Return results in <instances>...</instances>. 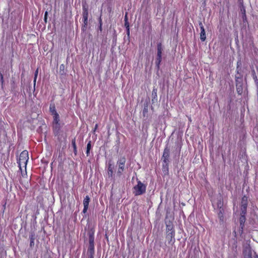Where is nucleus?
Masks as SVG:
<instances>
[{"mask_svg":"<svg viewBox=\"0 0 258 258\" xmlns=\"http://www.w3.org/2000/svg\"><path fill=\"white\" fill-rule=\"evenodd\" d=\"M146 185L141 181L138 180V184L133 188V194L135 196H140L145 193Z\"/></svg>","mask_w":258,"mask_h":258,"instance_id":"nucleus-1","label":"nucleus"},{"mask_svg":"<svg viewBox=\"0 0 258 258\" xmlns=\"http://www.w3.org/2000/svg\"><path fill=\"white\" fill-rule=\"evenodd\" d=\"M126 159L124 157H120L117 160L116 166L117 167V170L116 173V176L120 177L122 172L124 170L125 163Z\"/></svg>","mask_w":258,"mask_h":258,"instance_id":"nucleus-2","label":"nucleus"},{"mask_svg":"<svg viewBox=\"0 0 258 258\" xmlns=\"http://www.w3.org/2000/svg\"><path fill=\"white\" fill-rule=\"evenodd\" d=\"M28 159L29 157L28 151L24 150L22 152L20 155L19 161L18 162L20 169H21L22 166L26 167Z\"/></svg>","mask_w":258,"mask_h":258,"instance_id":"nucleus-3","label":"nucleus"},{"mask_svg":"<svg viewBox=\"0 0 258 258\" xmlns=\"http://www.w3.org/2000/svg\"><path fill=\"white\" fill-rule=\"evenodd\" d=\"M52 127L54 132L58 134L61 127L59 116L58 113L53 115Z\"/></svg>","mask_w":258,"mask_h":258,"instance_id":"nucleus-4","label":"nucleus"},{"mask_svg":"<svg viewBox=\"0 0 258 258\" xmlns=\"http://www.w3.org/2000/svg\"><path fill=\"white\" fill-rule=\"evenodd\" d=\"M114 169V165L109 162L108 163L107 174L108 178H111V179H113L114 180L115 175L113 172Z\"/></svg>","mask_w":258,"mask_h":258,"instance_id":"nucleus-5","label":"nucleus"},{"mask_svg":"<svg viewBox=\"0 0 258 258\" xmlns=\"http://www.w3.org/2000/svg\"><path fill=\"white\" fill-rule=\"evenodd\" d=\"M170 155V149L167 147L165 148L162 155V159L164 163L167 165L169 162V158Z\"/></svg>","mask_w":258,"mask_h":258,"instance_id":"nucleus-6","label":"nucleus"},{"mask_svg":"<svg viewBox=\"0 0 258 258\" xmlns=\"http://www.w3.org/2000/svg\"><path fill=\"white\" fill-rule=\"evenodd\" d=\"M199 26L201 29L200 39L202 41H204L206 39V32L204 26L201 22H199Z\"/></svg>","mask_w":258,"mask_h":258,"instance_id":"nucleus-7","label":"nucleus"},{"mask_svg":"<svg viewBox=\"0 0 258 258\" xmlns=\"http://www.w3.org/2000/svg\"><path fill=\"white\" fill-rule=\"evenodd\" d=\"M89 202L90 198L88 196H86L83 201L84 209L83 210V212L84 213H85L88 209Z\"/></svg>","mask_w":258,"mask_h":258,"instance_id":"nucleus-8","label":"nucleus"},{"mask_svg":"<svg viewBox=\"0 0 258 258\" xmlns=\"http://www.w3.org/2000/svg\"><path fill=\"white\" fill-rule=\"evenodd\" d=\"M88 8L86 5H83V18H88Z\"/></svg>","mask_w":258,"mask_h":258,"instance_id":"nucleus-9","label":"nucleus"},{"mask_svg":"<svg viewBox=\"0 0 258 258\" xmlns=\"http://www.w3.org/2000/svg\"><path fill=\"white\" fill-rule=\"evenodd\" d=\"M174 236V231L166 232V239L169 241H172L173 238Z\"/></svg>","mask_w":258,"mask_h":258,"instance_id":"nucleus-10","label":"nucleus"},{"mask_svg":"<svg viewBox=\"0 0 258 258\" xmlns=\"http://www.w3.org/2000/svg\"><path fill=\"white\" fill-rule=\"evenodd\" d=\"M162 47L161 43H159L157 44V57H162Z\"/></svg>","mask_w":258,"mask_h":258,"instance_id":"nucleus-11","label":"nucleus"},{"mask_svg":"<svg viewBox=\"0 0 258 258\" xmlns=\"http://www.w3.org/2000/svg\"><path fill=\"white\" fill-rule=\"evenodd\" d=\"M29 238L30 240V246L31 247H32L34 245V241L35 239V234L31 233L29 236Z\"/></svg>","mask_w":258,"mask_h":258,"instance_id":"nucleus-12","label":"nucleus"},{"mask_svg":"<svg viewBox=\"0 0 258 258\" xmlns=\"http://www.w3.org/2000/svg\"><path fill=\"white\" fill-rule=\"evenodd\" d=\"M239 221H240L241 230V231H242L243 226H244V223L245 221V215H241V217L240 218Z\"/></svg>","mask_w":258,"mask_h":258,"instance_id":"nucleus-13","label":"nucleus"},{"mask_svg":"<svg viewBox=\"0 0 258 258\" xmlns=\"http://www.w3.org/2000/svg\"><path fill=\"white\" fill-rule=\"evenodd\" d=\"M166 232L174 231L173 225L170 222H169L168 223L166 224Z\"/></svg>","mask_w":258,"mask_h":258,"instance_id":"nucleus-14","label":"nucleus"},{"mask_svg":"<svg viewBox=\"0 0 258 258\" xmlns=\"http://www.w3.org/2000/svg\"><path fill=\"white\" fill-rule=\"evenodd\" d=\"M88 254L94 255V245H89L88 249Z\"/></svg>","mask_w":258,"mask_h":258,"instance_id":"nucleus-15","label":"nucleus"},{"mask_svg":"<svg viewBox=\"0 0 258 258\" xmlns=\"http://www.w3.org/2000/svg\"><path fill=\"white\" fill-rule=\"evenodd\" d=\"M49 111L51 113L52 115H54L55 114H57V112L56 111L55 107L54 104H51L49 106Z\"/></svg>","mask_w":258,"mask_h":258,"instance_id":"nucleus-16","label":"nucleus"},{"mask_svg":"<svg viewBox=\"0 0 258 258\" xmlns=\"http://www.w3.org/2000/svg\"><path fill=\"white\" fill-rule=\"evenodd\" d=\"M247 198L246 196H244L242 198L241 201V206L247 207Z\"/></svg>","mask_w":258,"mask_h":258,"instance_id":"nucleus-17","label":"nucleus"},{"mask_svg":"<svg viewBox=\"0 0 258 258\" xmlns=\"http://www.w3.org/2000/svg\"><path fill=\"white\" fill-rule=\"evenodd\" d=\"M83 25L82 26V30L84 31L86 30L87 26L88 23V18H83Z\"/></svg>","mask_w":258,"mask_h":258,"instance_id":"nucleus-18","label":"nucleus"},{"mask_svg":"<svg viewBox=\"0 0 258 258\" xmlns=\"http://www.w3.org/2000/svg\"><path fill=\"white\" fill-rule=\"evenodd\" d=\"M236 90L238 94H241L243 91L242 85L240 83H238L236 85Z\"/></svg>","mask_w":258,"mask_h":258,"instance_id":"nucleus-19","label":"nucleus"},{"mask_svg":"<svg viewBox=\"0 0 258 258\" xmlns=\"http://www.w3.org/2000/svg\"><path fill=\"white\" fill-rule=\"evenodd\" d=\"M72 146H73V147L74 152L75 155H77V146H76V141H75V139H73L72 141Z\"/></svg>","mask_w":258,"mask_h":258,"instance_id":"nucleus-20","label":"nucleus"},{"mask_svg":"<svg viewBox=\"0 0 258 258\" xmlns=\"http://www.w3.org/2000/svg\"><path fill=\"white\" fill-rule=\"evenodd\" d=\"M91 148V142L90 141L87 145V151H86V154L87 156H89L90 154V150Z\"/></svg>","mask_w":258,"mask_h":258,"instance_id":"nucleus-21","label":"nucleus"},{"mask_svg":"<svg viewBox=\"0 0 258 258\" xmlns=\"http://www.w3.org/2000/svg\"><path fill=\"white\" fill-rule=\"evenodd\" d=\"M218 215V217L219 218L220 221H223V209H221V208L219 209V212Z\"/></svg>","mask_w":258,"mask_h":258,"instance_id":"nucleus-22","label":"nucleus"},{"mask_svg":"<svg viewBox=\"0 0 258 258\" xmlns=\"http://www.w3.org/2000/svg\"><path fill=\"white\" fill-rule=\"evenodd\" d=\"M161 60H162L161 57H157V58H156V60L155 61V63L158 68H159V65L161 63Z\"/></svg>","mask_w":258,"mask_h":258,"instance_id":"nucleus-23","label":"nucleus"},{"mask_svg":"<svg viewBox=\"0 0 258 258\" xmlns=\"http://www.w3.org/2000/svg\"><path fill=\"white\" fill-rule=\"evenodd\" d=\"M247 207L241 206V215H245L246 213Z\"/></svg>","mask_w":258,"mask_h":258,"instance_id":"nucleus-24","label":"nucleus"},{"mask_svg":"<svg viewBox=\"0 0 258 258\" xmlns=\"http://www.w3.org/2000/svg\"><path fill=\"white\" fill-rule=\"evenodd\" d=\"M246 253L244 255V258H251V252L249 250L245 251Z\"/></svg>","mask_w":258,"mask_h":258,"instance_id":"nucleus-25","label":"nucleus"},{"mask_svg":"<svg viewBox=\"0 0 258 258\" xmlns=\"http://www.w3.org/2000/svg\"><path fill=\"white\" fill-rule=\"evenodd\" d=\"M127 15L126 14L125 15V24H124V26H125V27L126 28V29H128L130 28V26H129V24L127 22Z\"/></svg>","mask_w":258,"mask_h":258,"instance_id":"nucleus-26","label":"nucleus"},{"mask_svg":"<svg viewBox=\"0 0 258 258\" xmlns=\"http://www.w3.org/2000/svg\"><path fill=\"white\" fill-rule=\"evenodd\" d=\"M38 74V69H37L35 72L34 79V85H35L37 77Z\"/></svg>","mask_w":258,"mask_h":258,"instance_id":"nucleus-27","label":"nucleus"},{"mask_svg":"<svg viewBox=\"0 0 258 258\" xmlns=\"http://www.w3.org/2000/svg\"><path fill=\"white\" fill-rule=\"evenodd\" d=\"M89 245H94V237L92 236L89 237Z\"/></svg>","mask_w":258,"mask_h":258,"instance_id":"nucleus-28","label":"nucleus"},{"mask_svg":"<svg viewBox=\"0 0 258 258\" xmlns=\"http://www.w3.org/2000/svg\"><path fill=\"white\" fill-rule=\"evenodd\" d=\"M47 15H48V12L47 11H46L45 12L44 18V21L45 23H47Z\"/></svg>","mask_w":258,"mask_h":258,"instance_id":"nucleus-29","label":"nucleus"},{"mask_svg":"<svg viewBox=\"0 0 258 258\" xmlns=\"http://www.w3.org/2000/svg\"><path fill=\"white\" fill-rule=\"evenodd\" d=\"M99 24H100L99 29H100V30L101 31L102 30V20H101V17L99 18Z\"/></svg>","mask_w":258,"mask_h":258,"instance_id":"nucleus-30","label":"nucleus"},{"mask_svg":"<svg viewBox=\"0 0 258 258\" xmlns=\"http://www.w3.org/2000/svg\"><path fill=\"white\" fill-rule=\"evenodd\" d=\"M0 80L2 82V84H3L4 81L3 76L1 73H0Z\"/></svg>","mask_w":258,"mask_h":258,"instance_id":"nucleus-31","label":"nucleus"},{"mask_svg":"<svg viewBox=\"0 0 258 258\" xmlns=\"http://www.w3.org/2000/svg\"><path fill=\"white\" fill-rule=\"evenodd\" d=\"M147 112H148L147 107H144V110H143L144 115H145V114Z\"/></svg>","mask_w":258,"mask_h":258,"instance_id":"nucleus-32","label":"nucleus"},{"mask_svg":"<svg viewBox=\"0 0 258 258\" xmlns=\"http://www.w3.org/2000/svg\"><path fill=\"white\" fill-rule=\"evenodd\" d=\"M126 30H127V31H127V32H126L127 35L128 36H129V35H130V28H128V29H126Z\"/></svg>","mask_w":258,"mask_h":258,"instance_id":"nucleus-33","label":"nucleus"},{"mask_svg":"<svg viewBox=\"0 0 258 258\" xmlns=\"http://www.w3.org/2000/svg\"><path fill=\"white\" fill-rule=\"evenodd\" d=\"M97 127H98V124H96L95 128H94V131H93L94 132H95L97 128Z\"/></svg>","mask_w":258,"mask_h":258,"instance_id":"nucleus-34","label":"nucleus"},{"mask_svg":"<svg viewBox=\"0 0 258 258\" xmlns=\"http://www.w3.org/2000/svg\"><path fill=\"white\" fill-rule=\"evenodd\" d=\"M64 68V66L63 64L60 65V69H63Z\"/></svg>","mask_w":258,"mask_h":258,"instance_id":"nucleus-35","label":"nucleus"},{"mask_svg":"<svg viewBox=\"0 0 258 258\" xmlns=\"http://www.w3.org/2000/svg\"><path fill=\"white\" fill-rule=\"evenodd\" d=\"M88 258H94V255H88Z\"/></svg>","mask_w":258,"mask_h":258,"instance_id":"nucleus-36","label":"nucleus"}]
</instances>
